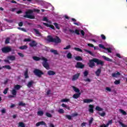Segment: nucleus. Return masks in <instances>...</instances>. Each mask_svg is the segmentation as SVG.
<instances>
[{
	"mask_svg": "<svg viewBox=\"0 0 127 127\" xmlns=\"http://www.w3.org/2000/svg\"><path fill=\"white\" fill-rule=\"evenodd\" d=\"M24 76L25 79H28L29 78V76H28V70H27L24 72Z\"/></svg>",
	"mask_w": 127,
	"mask_h": 127,
	"instance_id": "a878e982",
	"label": "nucleus"
},
{
	"mask_svg": "<svg viewBox=\"0 0 127 127\" xmlns=\"http://www.w3.org/2000/svg\"><path fill=\"white\" fill-rule=\"evenodd\" d=\"M80 96L81 93H75L72 96V98H73V99H78V98H80Z\"/></svg>",
	"mask_w": 127,
	"mask_h": 127,
	"instance_id": "f3484780",
	"label": "nucleus"
},
{
	"mask_svg": "<svg viewBox=\"0 0 127 127\" xmlns=\"http://www.w3.org/2000/svg\"><path fill=\"white\" fill-rule=\"evenodd\" d=\"M89 113H91V114L94 113V105H89V110H88Z\"/></svg>",
	"mask_w": 127,
	"mask_h": 127,
	"instance_id": "9d476101",
	"label": "nucleus"
},
{
	"mask_svg": "<svg viewBox=\"0 0 127 127\" xmlns=\"http://www.w3.org/2000/svg\"><path fill=\"white\" fill-rule=\"evenodd\" d=\"M33 84H34V81L33 80H31L28 82L26 85L28 88H31L33 87Z\"/></svg>",
	"mask_w": 127,
	"mask_h": 127,
	"instance_id": "9b49d317",
	"label": "nucleus"
},
{
	"mask_svg": "<svg viewBox=\"0 0 127 127\" xmlns=\"http://www.w3.org/2000/svg\"><path fill=\"white\" fill-rule=\"evenodd\" d=\"M58 113H59V114H64V110H63V109H60L58 110Z\"/></svg>",
	"mask_w": 127,
	"mask_h": 127,
	"instance_id": "864d4df0",
	"label": "nucleus"
},
{
	"mask_svg": "<svg viewBox=\"0 0 127 127\" xmlns=\"http://www.w3.org/2000/svg\"><path fill=\"white\" fill-rule=\"evenodd\" d=\"M41 60L44 61L42 63V65L43 67L47 69V70H49V69H50V67L49 66V64H48V63L47 62V61H48V60L44 57L42 58Z\"/></svg>",
	"mask_w": 127,
	"mask_h": 127,
	"instance_id": "20e7f679",
	"label": "nucleus"
},
{
	"mask_svg": "<svg viewBox=\"0 0 127 127\" xmlns=\"http://www.w3.org/2000/svg\"><path fill=\"white\" fill-rule=\"evenodd\" d=\"M72 88H73V90L74 91V92H75V93H77V94H79V93H80V90L79 89V88H77V87H76L75 86H72Z\"/></svg>",
	"mask_w": 127,
	"mask_h": 127,
	"instance_id": "5701e85b",
	"label": "nucleus"
},
{
	"mask_svg": "<svg viewBox=\"0 0 127 127\" xmlns=\"http://www.w3.org/2000/svg\"><path fill=\"white\" fill-rule=\"evenodd\" d=\"M120 125H121V126H122V127H127V125L126 124H124L122 122H120L119 123Z\"/></svg>",
	"mask_w": 127,
	"mask_h": 127,
	"instance_id": "e2e57ef3",
	"label": "nucleus"
},
{
	"mask_svg": "<svg viewBox=\"0 0 127 127\" xmlns=\"http://www.w3.org/2000/svg\"><path fill=\"white\" fill-rule=\"evenodd\" d=\"M17 29H19V30H21V31H23L24 32H26V29L23 28H21V27H18Z\"/></svg>",
	"mask_w": 127,
	"mask_h": 127,
	"instance_id": "c03bdc74",
	"label": "nucleus"
},
{
	"mask_svg": "<svg viewBox=\"0 0 127 127\" xmlns=\"http://www.w3.org/2000/svg\"><path fill=\"white\" fill-rule=\"evenodd\" d=\"M8 60H10L11 61H14L15 60V57L13 55H10L7 57Z\"/></svg>",
	"mask_w": 127,
	"mask_h": 127,
	"instance_id": "2eb2a0df",
	"label": "nucleus"
},
{
	"mask_svg": "<svg viewBox=\"0 0 127 127\" xmlns=\"http://www.w3.org/2000/svg\"><path fill=\"white\" fill-rule=\"evenodd\" d=\"M69 29H70V28H66L63 29V32H64V33H65L66 34H69V32H68V30L69 31Z\"/></svg>",
	"mask_w": 127,
	"mask_h": 127,
	"instance_id": "c85d7f7f",
	"label": "nucleus"
},
{
	"mask_svg": "<svg viewBox=\"0 0 127 127\" xmlns=\"http://www.w3.org/2000/svg\"><path fill=\"white\" fill-rule=\"evenodd\" d=\"M2 68H5V69H7L8 70H10L11 69V66L9 65H6L2 66Z\"/></svg>",
	"mask_w": 127,
	"mask_h": 127,
	"instance_id": "cd10ccee",
	"label": "nucleus"
},
{
	"mask_svg": "<svg viewBox=\"0 0 127 127\" xmlns=\"http://www.w3.org/2000/svg\"><path fill=\"white\" fill-rule=\"evenodd\" d=\"M105 50H107L109 53H112V49L111 48H106Z\"/></svg>",
	"mask_w": 127,
	"mask_h": 127,
	"instance_id": "de8ad7c7",
	"label": "nucleus"
},
{
	"mask_svg": "<svg viewBox=\"0 0 127 127\" xmlns=\"http://www.w3.org/2000/svg\"><path fill=\"white\" fill-rule=\"evenodd\" d=\"M74 50H75V51H77V52H83V50H82V49L79 48H76L74 47L73 48Z\"/></svg>",
	"mask_w": 127,
	"mask_h": 127,
	"instance_id": "2f4dec72",
	"label": "nucleus"
},
{
	"mask_svg": "<svg viewBox=\"0 0 127 127\" xmlns=\"http://www.w3.org/2000/svg\"><path fill=\"white\" fill-rule=\"evenodd\" d=\"M68 59H71L72 58V54L71 53H68L66 56Z\"/></svg>",
	"mask_w": 127,
	"mask_h": 127,
	"instance_id": "a19ab883",
	"label": "nucleus"
},
{
	"mask_svg": "<svg viewBox=\"0 0 127 127\" xmlns=\"http://www.w3.org/2000/svg\"><path fill=\"white\" fill-rule=\"evenodd\" d=\"M120 113L122 114L124 116H127V112L125 111L124 110L120 109L119 110Z\"/></svg>",
	"mask_w": 127,
	"mask_h": 127,
	"instance_id": "72a5a7b5",
	"label": "nucleus"
},
{
	"mask_svg": "<svg viewBox=\"0 0 127 127\" xmlns=\"http://www.w3.org/2000/svg\"><path fill=\"white\" fill-rule=\"evenodd\" d=\"M99 47L100 48H102V49H106V47L102 44H99Z\"/></svg>",
	"mask_w": 127,
	"mask_h": 127,
	"instance_id": "680f3d73",
	"label": "nucleus"
},
{
	"mask_svg": "<svg viewBox=\"0 0 127 127\" xmlns=\"http://www.w3.org/2000/svg\"><path fill=\"white\" fill-rule=\"evenodd\" d=\"M19 127H25V125H24V123H23L22 122H19Z\"/></svg>",
	"mask_w": 127,
	"mask_h": 127,
	"instance_id": "8fccbe9b",
	"label": "nucleus"
},
{
	"mask_svg": "<svg viewBox=\"0 0 127 127\" xmlns=\"http://www.w3.org/2000/svg\"><path fill=\"white\" fill-rule=\"evenodd\" d=\"M19 49H21V50H24L25 49H27V46L24 45L23 46H21L19 47Z\"/></svg>",
	"mask_w": 127,
	"mask_h": 127,
	"instance_id": "e433bc0d",
	"label": "nucleus"
},
{
	"mask_svg": "<svg viewBox=\"0 0 127 127\" xmlns=\"http://www.w3.org/2000/svg\"><path fill=\"white\" fill-rule=\"evenodd\" d=\"M101 117H105L106 116V113L103 112L102 113H99V114Z\"/></svg>",
	"mask_w": 127,
	"mask_h": 127,
	"instance_id": "774afa93",
	"label": "nucleus"
},
{
	"mask_svg": "<svg viewBox=\"0 0 127 127\" xmlns=\"http://www.w3.org/2000/svg\"><path fill=\"white\" fill-rule=\"evenodd\" d=\"M36 126L39 127V126H46V123L44 121H41L36 123Z\"/></svg>",
	"mask_w": 127,
	"mask_h": 127,
	"instance_id": "4468645a",
	"label": "nucleus"
},
{
	"mask_svg": "<svg viewBox=\"0 0 127 127\" xmlns=\"http://www.w3.org/2000/svg\"><path fill=\"white\" fill-rule=\"evenodd\" d=\"M84 67H85V65L80 62H77L75 65V68H77L78 69H83Z\"/></svg>",
	"mask_w": 127,
	"mask_h": 127,
	"instance_id": "0eeeda50",
	"label": "nucleus"
},
{
	"mask_svg": "<svg viewBox=\"0 0 127 127\" xmlns=\"http://www.w3.org/2000/svg\"><path fill=\"white\" fill-rule=\"evenodd\" d=\"M56 74V72L53 70H49L48 71V75L49 76H54Z\"/></svg>",
	"mask_w": 127,
	"mask_h": 127,
	"instance_id": "dca6fc26",
	"label": "nucleus"
},
{
	"mask_svg": "<svg viewBox=\"0 0 127 127\" xmlns=\"http://www.w3.org/2000/svg\"><path fill=\"white\" fill-rule=\"evenodd\" d=\"M43 24L45 25V26H47V27H50V28H52V29H53L54 30H55V27L53 26V25L49 24L47 23H43Z\"/></svg>",
	"mask_w": 127,
	"mask_h": 127,
	"instance_id": "1a4fd4ad",
	"label": "nucleus"
},
{
	"mask_svg": "<svg viewBox=\"0 0 127 127\" xmlns=\"http://www.w3.org/2000/svg\"><path fill=\"white\" fill-rule=\"evenodd\" d=\"M29 45L31 47H34L37 45V43H36L35 41H33L31 43H29Z\"/></svg>",
	"mask_w": 127,
	"mask_h": 127,
	"instance_id": "6ab92c4d",
	"label": "nucleus"
},
{
	"mask_svg": "<svg viewBox=\"0 0 127 127\" xmlns=\"http://www.w3.org/2000/svg\"><path fill=\"white\" fill-rule=\"evenodd\" d=\"M113 124V120H109L108 123L106 124L107 127H109V125H112Z\"/></svg>",
	"mask_w": 127,
	"mask_h": 127,
	"instance_id": "603ef678",
	"label": "nucleus"
},
{
	"mask_svg": "<svg viewBox=\"0 0 127 127\" xmlns=\"http://www.w3.org/2000/svg\"><path fill=\"white\" fill-rule=\"evenodd\" d=\"M46 117H48V118H52V115H51L50 113L47 112L46 113Z\"/></svg>",
	"mask_w": 127,
	"mask_h": 127,
	"instance_id": "3c124183",
	"label": "nucleus"
},
{
	"mask_svg": "<svg viewBox=\"0 0 127 127\" xmlns=\"http://www.w3.org/2000/svg\"><path fill=\"white\" fill-rule=\"evenodd\" d=\"M101 72H102V70L101 69V68L97 69V70L95 72V74H96V76H97V77H99V76H100V74H101Z\"/></svg>",
	"mask_w": 127,
	"mask_h": 127,
	"instance_id": "aec40b11",
	"label": "nucleus"
},
{
	"mask_svg": "<svg viewBox=\"0 0 127 127\" xmlns=\"http://www.w3.org/2000/svg\"><path fill=\"white\" fill-rule=\"evenodd\" d=\"M95 63H96L97 65H101V66H104V64H105L104 61L97 58H93L89 60L87 64L90 68H93L96 65Z\"/></svg>",
	"mask_w": 127,
	"mask_h": 127,
	"instance_id": "f257e3e1",
	"label": "nucleus"
},
{
	"mask_svg": "<svg viewBox=\"0 0 127 127\" xmlns=\"http://www.w3.org/2000/svg\"><path fill=\"white\" fill-rule=\"evenodd\" d=\"M18 106L19 107H25V106H26V104L23 103L22 101H21L18 103Z\"/></svg>",
	"mask_w": 127,
	"mask_h": 127,
	"instance_id": "bb28decb",
	"label": "nucleus"
},
{
	"mask_svg": "<svg viewBox=\"0 0 127 127\" xmlns=\"http://www.w3.org/2000/svg\"><path fill=\"white\" fill-rule=\"evenodd\" d=\"M33 60H35V61H39V60H41V58L36 56L33 57Z\"/></svg>",
	"mask_w": 127,
	"mask_h": 127,
	"instance_id": "7c9ffc66",
	"label": "nucleus"
},
{
	"mask_svg": "<svg viewBox=\"0 0 127 127\" xmlns=\"http://www.w3.org/2000/svg\"><path fill=\"white\" fill-rule=\"evenodd\" d=\"M30 41H31V40L29 38H26L24 39V42H29Z\"/></svg>",
	"mask_w": 127,
	"mask_h": 127,
	"instance_id": "13d9d810",
	"label": "nucleus"
},
{
	"mask_svg": "<svg viewBox=\"0 0 127 127\" xmlns=\"http://www.w3.org/2000/svg\"><path fill=\"white\" fill-rule=\"evenodd\" d=\"M18 55L20 56V57H21L22 58H23L24 57V55L21 53H18Z\"/></svg>",
	"mask_w": 127,
	"mask_h": 127,
	"instance_id": "052dcab7",
	"label": "nucleus"
},
{
	"mask_svg": "<svg viewBox=\"0 0 127 127\" xmlns=\"http://www.w3.org/2000/svg\"><path fill=\"white\" fill-rule=\"evenodd\" d=\"M102 58H103V59H104V60H105V61H108V62H113V60H112L105 56H103Z\"/></svg>",
	"mask_w": 127,
	"mask_h": 127,
	"instance_id": "a211bd4d",
	"label": "nucleus"
},
{
	"mask_svg": "<svg viewBox=\"0 0 127 127\" xmlns=\"http://www.w3.org/2000/svg\"><path fill=\"white\" fill-rule=\"evenodd\" d=\"M70 48H71V46L70 45H68L65 48H64V50H68V49H70Z\"/></svg>",
	"mask_w": 127,
	"mask_h": 127,
	"instance_id": "5fc2aeb1",
	"label": "nucleus"
},
{
	"mask_svg": "<svg viewBox=\"0 0 127 127\" xmlns=\"http://www.w3.org/2000/svg\"><path fill=\"white\" fill-rule=\"evenodd\" d=\"M50 52L51 53H53L55 55H58V51L56 50H54L53 49H52L50 50Z\"/></svg>",
	"mask_w": 127,
	"mask_h": 127,
	"instance_id": "412c9836",
	"label": "nucleus"
},
{
	"mask_svg": "<svg viewBox=\"0 0 127 127\" xmlns=\"http://www.w3.org/2000/svg\"><path fill=\"white\" fill-rule=\"evenodd\" d=\"M47 41H48V42L56 43L57 44H58V43H61V39H60L58 36H56V38H54L52 37L51 35L47 36Z\"/></svg>",
	"mask_w": 127,
	"mask_h": 127,
	"instance_id": "f03ea898",
	"label": "nucleus"
},
{
	"mask_svg": "<svg viewBox=\"0 0 127 127\" xmlns=\"http://www.w3.org/2000/svg\"><path fill=\"white\" fill-rule=\"evenodd\" d=\"M79 77H80V73H76L73 76L72 80L76 81V80L78 79Z\"/></svg>",
	"mask_w": 127,
	"mask_h": 127,
	"instance_id": "f8f14e48",
	"label": "nucleus"
},
{
	"mask_svg": "<svg viewBox=\"0 0 127 127\" xmlns=\"http://www.w3.org/2000/svg\"><path fill=\"white\" fill-rule=\"evenodd\" d=\"M21 88V86L20 85H16L14 86L15 90H19Z\"/></svg>",
	"mask_w": 127,
	"mask_h": 127,
	"instance_id": "ea45409f",
	"label": "nucleus"
},
{
	"mask_svg": "<svg viewBox=\"0 0 127 127\" xmlns=\"http://www.w3.org/2000/svg\"><path fill=\"white\" fill-rule=\"evenodd\" d=\"M105 90H106L107 92H112V89L109 87H106Z\"/></svg>",
	"mask_w": 127,
	"mask_h": 127,
	"instance_id": "bf43d9fd",
	"label": "nucleus"
},
{
	"mask_svg": "<svg viewBox=\"0 0 127 127\" xmlns=\"http://www.w3.org/2000/svg\"><path fill=\"white\" fill-rule=\"evenodd\" d=\"M9 40H10V38L9 37L6 38L5 41V44H8V43H9Z\"/></svg>",
	"mask_w": 127,
	"mask_h": 127,
	"instance_id": "37998d69",
	"label": "nucleus"
},
{
	"mask_svg": "<svg viewBox=\"0 0 127 127\" xmlns=\"http://www.w3.org/2000/svg\"><path fill=\"white\" fill-rule=\"evenodd\" d=\"M8 81H9V79L6 78V80L4 81V82H3L4 85H6V84L8 83Z\"/></svg>",
	"mask_w": 127,
	"mask_h": 127,
	"instance_id": "0e129e2a",
	"label": "nucleus"
},
{
	"mask_svg": "<svg viewBox=\"0 0 127 127\" xmlns=\"http://www.w3.org/2000/svg\"><path fill=\"white\" fill-rule=\"evenodd\" d=\"M93 102H94V100L91 99H85L83 100V103L86 104H89L90 103H92Z\"/></svg>",
	"mask_w": 127,
	"mask_h": 127,
	"instance_id": "ddd939ff",
	"label": "nucleus"
},
{
	"mask_svg": "<svg viewBox=\"0 0 127 127\" xmlns=\"http://www.w3.org/2000/svg\"><path fill=\"white\" fill-rule=\"evenodd\" d=\"M43 21H46V22H49V20L46 17H44L43 18Z\"/></svg>",
	"mask_w": 127,
	"mask_h": 127,
	"instance_id": "6e6d98bb",
	"label": "nucleus"
},
{
	"mask_svg": "<svg viewBox=\"0 0 127 127\" xmlns=\"http://www.w3.org/2000/svg\"><path fill=\"white\" fill-rule=\"evenodd\" d=\"M43 114H44V113L42 111H40L37 112L38 116H40V117H42Z\"/></svg>",
	"mask_w": 127,
	"mask_h": 127,
	"instance_id": "f704fd0d",
	"label": "nucleus"
},
{
	"mask_svg": "<svg viewBox=\"0 0 127 127\" xmlns=\"http://www.w3.org/2000/svg\"><path fill=\"white\" fill-rule=\"evenodd\" d=\"M25 15L23 16L25 18H29L30 19H35V16L34 15H31L33 13V10L31 9H29L25 12Z\"/></svg>",
	"mask_w": 127,
	"mask_h": 127,
	"instance_id": "7ed1b4c3",
	"label": "nucleus"
},
{
	"mask_svg": "<svg viewBox=\"0 0 127 127\" xmlns=\"http://www.w3.org/2000/svg\"><path fill=\"white\" fill-rule=\"evenodd\" d=\"M68 31L70 32V33H76L77 35H80V31L78 29H75V31H74L73 29H69Z\"/></svg>",
	"mask_w": 127,
	"mask_h": 127,
	"instance_id": "6e6552de",
	"label": "nucleus"
},
{
	"mask_svg": "<svg viewBox=\"0 0 127 127\" xmlns=\"http://www.w3.org/2000/svg\"><path fill=\"white\" fill-rule=\"evenodd\" d=\"M65 118L67 119V120H69V121H71V120H72V116L69 115H65Z\"/></svg>",
	"mask_w": 127,
	"mask_h": 127,
	"instance_id": "79ce46f5",
	"label": "nucleus"
},
{
	"mask_svg": "<svg viewBox=\"0 0 127 127\" xmlns=\"http://www.w3.org/2000/svg\"><path fill=\"white\" fill-rule=\"evenodd\" d=\"M8 91V88H5L3 92V94H4V95H6V94H7Z\"/></svg>",
	"mask_w": 127,
	"mask_h": 127,
	"instance_id": "4d7b16f0",
	"label": "nucleus"
},
{
	"mask_svg": "<svg viewBox=\"0 0 127 127\" xmlns=\"http://www.w3.org/2000/svg\"><path fill=\"white\" fill-rule=\"evenodd\" d=\"M62 107L63 108H65L67 110H68V111H70V107L69 106L63 103L62 104Z\"/></svg>",
	"mask_w": 127,
	"mask_h": 127,
	"instance_id": "b1692460",
	"label": "nucleus"
},
{
	"mask_svg": "<svg viewBox=\"0 0 127 127\" xmlns=\"http://www.w3.org/2000/svg\"><path fill=\"white\" fill-rule=\"evenodd\" d=\"M61 102H62L63 103H65V102H70V99H67V98L63 99L61 100Z\"/></svg>",
	"mask_w": 127,
	"mask_h": 127,
	"instance_id": "4c0bfd02",
	"label": "nucleus"
},
{
	"mask_svg": "<svg viewBox=\"0 0 127 127\" xmlns=\"http://www.w3.org/2000/svg\"><path fill=\"white\" fill-rule=\"evenodd\" d=\"M93 121H94V119L93 118H91L89 121V125H92V124L93 123Z\"/></svg>",
	"mask_w": 127,
	"mask_h": 127,
	"instance_id": "338daca9",
	"label": "nucleus"
},
{
	"mask_svg": "<svg viewBox=\"0 0 127 127\" xmlns=\"http://www.w3.org/2000/svg\"><path fill=\"white\" fill-rule=\"evenodd\" d=\"M11 48L10 47H4L1 48V51L2 53H4L6 54V53H9V52H11Z\"/></svg>",
	"mask_w": 127,
	"mask_h": 127,
	"instance_id": "423d86ee",
	"label": "nucleus"
},
{
	"mask_svg": "<svg viewBox=\"0 0 127 127\" xmlns=\"http://www.w3.org/2000/svg\"><path fill=\"white\" fill-rule=\"evenodd\" d=\"M11 94L15 97L16 96L17 92L15 89H13L11 91Z\"/></svg>",
	"mask_w": 127,
	"mask_h": 127,
	"instance_id": "58836bf2",
	"label": "nucleus"
},
{
	"mask_svg": "<svg viewBox=\"0 0 127 127\" xmlns=\"http://www.w3.org/2000/svg\"><path fill=\"white\" fill-rule=\"evenodd\" d=\"M33 73L36 75V76H37L38 77H41L42 75H44V73L42 72L40 69H38L37 68H36L34 70Z\"/></svg>",
	"mask_w": 127,
	"mask_h": 127,
	"instance_id": "39448f33",
	"label": "nucleus"
},
{
	"mask_svg": "<svg viewBox=\"0 0 127 127\" xmlns=\"http://www.w3.org/2000/svg\"><path fill=\"white\" fill-rule=\"evenodd\" d=\"M34 31L35 32L36 34L39 35V36H41V33L39 32V31L35 28L33 29Z\"/></svg>",
	"mask_w": 127,
	"mask_h": 127,
	"instance_id": "393cba45",
	"label": "nucleus"
},
{
	"mask_svg": "<svg viewBox=\"0 0 127 127\" xmlns=\"http://www.w3.org/2000/svg\"><path fill=\"white\" fill-rule=\"evenodd\" d=\"M88 74H89V72L88 71V70H85L83 72V75H84V77H87Z\"/></svg>",
	"mask_w": 127,
	"mask_h": 127,
	"instance_id": "49530a36",
	"label": "nucleus"
},
{
	"mask_svg": "<svg viewBox=\"0 0 127 127\" xmlns=\"http://www.w3.org/2000/svg\"><path fill=\"white\" fill-rule=\"evenodd\" d=\"M83 50H84V51H85V52H86V53H88L89 54L91 55V56H94V54H93V53H92V52H91L87 49H84Z\"/></svg>",
	"mask_w": 127,
	"mask_h": 127,
	"instance_id": "c756f323",
	"label": "nucleus"
},
{
	"mask_svg": "<svg viewBox=\"0 0 127 127\" xmlns=\"http://www.w3.org/2000/svg\"><path fill=\"white\" fill-rule=\"evenodd\" d=\"M54 25H55V26L56 28H57V29H60V27H59L58 23H54Z\"/></svg>",
	"mask_w": 127,
	"mask_h": 127,
	"instance_id": "09e8293b",
	"label": "nucleus"
},
{
	"mask_svg": "<svg viewBox=\"0 0 127 127\" xmlns=\"http://www.w3.org/2000/svg\"><path fill=\"white\" fill-rule=\"evenodd\" d=\"M95 110L96 111H98V112H102V111H103V109L101 108V107L99 106H96L95 107Z\"/></svg>",
	"mask_w": 127,
	"mask_h": 127,
	"instance_id": "c9c22d12",
	"label": "nucleus"
},
{
	"mask_svg": "<svg viewBox=\"0 0 127 127\" xmlns=\"http://www.w3.org/2000/svg\"><path fill=\"white\" fill-rule=\"evenodd\" d=\"M120 75H121V73L118 72L117 73H112V76L114 78H118V76H120Z\"/></svg>",
	"mask_w": 127,
	"mask_h": 127,
	"instance_id": "4be33fe9",
	"label": "nucleus"
},
{
	"mask_svg": "<svg viewBox=\"0 0 127 127\" xmlns=\"http://www.w3.org/2000/svg\"><path fill=\"white\" fill-rule=\"evenodd\" d=\"M75 60H76V61H82L83 59L80 56H77L75 58Z\"/></svg>",
	"mask_w": 127,
	"mask_h": 127,
	"instance_id": "473e14b6",
	"label": "nucleus"
},
{
	"mask_svg": "<svg viewBox=\"0 0 127 127\" xmlns=\"http://www.w3.org/2000/svg\"><path fill=\"white\" fill-rule=\"evenodd\" d=\"M101 37L103 40H106V36H105L104 34L101 35Z\"/></svg>",
	"mask_w": 127,
	"mask_h": 127,
	"instance_id": "69168bd1",
	"label": "nucleus"
},
{
	"mask_svg": "<svg viewBox=\"0 0 127 127\" xmlns=\"http://www.w3.org/2000/svg\"><path fill=\"white\" fill-rule=\"evenodd\" d=\"M114 84L115 85H119L120 84H121V80H116L115 82H114Z\"/></svg>",
	"mask_w": 127,
	"mask_h": 127,
	"instance_id": "a18cd8bd",
	"label": "nucleus"
}]
</instances>
